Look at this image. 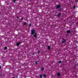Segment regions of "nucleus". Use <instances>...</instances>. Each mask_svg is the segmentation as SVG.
<instances>
[{"instance_id": "nucleus-8", "label": "nucleus", "mask_w": 78, "mask_h": 78, "mask_svg": "<svg viewBox=\"0 0 78 78\" xmlns=\"http://www.w3.org/2000/svg\"><path fill=\"white\" fill-rule=\"evenodd\" d=\"M67 33L68 34H69V33H70V30H67Z\"/></svg>"}, {"instance_id": "nucleus-21", "label": "nucleus", "mask_w": 78, "mask_h": 78, "mask_svg": "<svg viewBox=\"0 0 78 78\" xmlns=\"http://www.w3.org/2000/svg\"><path fill=\"white\" fill-rule=\"evenodd\" d=\"M13 2L14 3H16V0H13Z\"/></svg>"}, {"instance_id": "nucleus-22", "label": "nucleus", "mask_w": 78, "mask_h": 78, "mask_svg": "<svg viewBox=\"0 0 78 78\" xmlns=\"http://www.w3.org/2000/svg\"><path fill=\"white\" fill-rule=\"evenodd\" d=\"M23 18H21V20H22H22H23Z\"/></svg>"}, {"instance_id": "nucleus-25", "label": "nucleus", "mask_w": 78, "mask_h": 78, "mask_svg": "<svg viewBox=\"0 0 78 78\" xmlns=\"http://www.w3.org/2000/svg\"><path fill=\"white\" fill-rule=\"evenodd\" d=\"M16 78H18V77H17V76H16Z\"/></svg>"}, {"instance_id": "nucleus-20", "label": "nucleus", "mask_w": 78, "mask_h": 78, "mask_svg": "<svg viewBox=\"0 0 78 78\" xmlns=\"http://www.w3.org/2000/svg\"><path fill=\"white\" fill-rule=\"evenodd\" d=\"M38 53H40V51H39V50H38Z\"/></svg>"}, {"instance_id": "nucleus-13", "label": "nucleus", "mask_w": 78, "mask_h": 78, "mask_svg": "<svg viewBox=\"0 0 78 78\" xmlns=\"http://www.w3.org/2000/svg\"><path fill=\"white\" fill-rule=\"evenodd\" d=\"M27 23L25 22L24 23V25H27Z\"/></svg>"}, {"instance_id": "nucleus-24", "label": "nucleus", "mask_w": 78, "mask_h": 78, "mask_svg": "<svg viewBox=\"0 0 78 78\" xmlns=\"http://www.w3.org/2000/svg\"><path fill=\"white\" fill-rule=\"evenodd\" d=\"M2 68V66H0V69Z\"/></svg>"}, {"instance_id": "nucleus-12", "label": "nucleus", "mask_w": 78, "mask_h": 78, "mask_svg": "<svg viewBox=\"0 0 78 78\" xmlns=\"http://www.w3.org/2000/svg\"><path fill=\"white\" fill-rule=\"evenodd\" d=\"M44 70V68H42L41 69V71H43V70Z\"/></svg>"}, {"instance_id": "nucleus-19", "label": "nucleus", "mask_w": 78, "mask_h": 78, "mask_svg": "<svg viewBox=\"0 0 78 78\" xmlns=\"http://www.w3.org/2000/svg\"><path fill=\"white\" fill-rule=\"evenodd\" d=\"M38 64V63L37 62H35V64Z\"/></svg>"}, {"instance_id": "nucleus-3", "label": "nucleus", "mask_w": 78, "mask_h": 78, "mask_svg": "<svg viewBox=\"0 0 78 78\" xmlns=\"http://www.w3.org/2000/svg\"><path fill=\"white\" fill-rule=\"evenodd\" d=\"M66 42V39H63L62 40V43L63 44V43H64L65 42Z\"/></svg>"}, {"instance_id": "nucleus-4", "label": "nucleus", "mask_w": 78, "mask_h": 78, "mask_svg": "<svg viewBox=\"0 0 78 78\" xmlns=\"http://www.w3.org/2000/svg\"><path fill=\"white\" fill-rule=\"evenodd\" d=\"M20 42L17 43L16 45V46H17L18 47V46H19V45H20Z\"/></svg>"}, {"instance_id": "nucleus-6", "label": "nucleus", "mask_w": 78, "mask_h": 78, "mask_svg": "<svg viewBox=\"0 0 78 78\" xmlns=\"http://www.w3.org/2000/svg\"><path fill=\"white\" fill-rule=\"evenodd\" d=\"M57 75L58 76H59L61 75V74L60 73H57Z\"/></svg>"}, {"instance_id": "nucleus-5", "label": "nucleus", "mask_w": 78, "mask_h": 78, "mask_svg": "<svg viewBox=\"0 0 78 78\" xmlns=\"http://www.w3.org/2000/svg\"><path fill=\"white\" fill-rule=\"evenodd\" d=\"M34 37H35V38H37V33H35L34 35Z\"/></svg>"}, {"instance_id": "nucleus-23", "label": "nucleus", "mask_w": 78, "mask_h": 78, "mask_svg": "<svg viewBox=\"0 0 78 78\" xmlns=\"http://www.w3.org/2000/svg\"><path fill=\"white\" fill-rule=\"evenodd\" d=\"M78 0H76V2H78Z\"/></svg>"}, {"instance_id": "nucleus-7", "label": "nucleus", "mask_w": 78, "mask_h": 78, "mask_svg": "<svg viewBox=\"0 0 78 78\" xmlns=\"http://www.w3.org/2000/svg\"><path fill=\"white\" fill-rule=\"evenodd\" d=\"M61 15V14L59 13L57 15V16L58 17H60Z\"/></svg>"}, {"instance_id": "nucleus-11", "label": "nucleus", "mask_w": 78, "mask_h": 78, "mask_svg": "<svg viewBox=\"0 0 78 78\" xmlns=\"http://www.w3.org/2000/svg\"><path fill=\"white\" fill-rule=\"evenodd\" d=\"M43 76L44 77V78H45L46 77V75L44 74L43 75Z\"/></svg>"}, {"instance_id": "nucleus-14", "label": "nucleus", "mask_w": 78, "mask_h": 78, "mask_svg": "<svg viewBox=\"0 0 78 78\" xmlns=\"http://www.w3.org/2000/svg\"><path fill=\"white\" fill-rule=\"evenodd\" d=\"M40 78H42V75H40Z\"/></svg>"}, {"instance_id": "nucleus-15", "label": "nucleus", "mask_w": 78, "mask_h": 78, "mask_svg": "<svg viewBox=\"0 0 78 78\" xmlns=\"http://www.w3.org/2000/svg\"><path fill=\"white\" fill-rule=\"evenodd\" d=\"M62 9H61L60 8L59 9H58V11H61Z\"/></svg>"}, {"instance_id": "nucleus-28", "label": "nucleus", "mask_w": 78, "mask_h": 78, "mask_svg": "<svg viewBox=\"0 0 78 78\" xmlns=\"http://www.w3.org/2000/svg\"><path fill=\"white\" fill-rule=\"evenodd\" d=\"M77 24L78 25V23H77Z\"/></svg>"}, {"instance_id": "nucleus-9", "label": "nucleus", "mask_w": 78, "mask_h": 78, "mask_svg": "<svg viewBox=\"0 0 78 78\" xmlns=\"http://www.w3.org/2000/svg\"><path fill=\"white\" fill-rule=\"evenodd\" d=\"M48 48L49 50H50V47L49 46H48Z\"/></svg>"}, {"instance_id": "nucleus-16", "label": "nucleus", "mask_w": 78, "mask_h": 78, "mask_svg": "<svg viewBox=\"0 0 78 78\" xmlns=\"http://www.w3.org/2000/svg\"><path fill=\"white\" fill-rule=\"evenodd\" d=\"M75 8H76V6L74 5L73 7V9H75Z\"/></svg>"}, {"instance_id": "nucleus-17", "label": "nucleus", "mask_w": 78, "mask_h": 78, "mask_svg": "<svg viewBox=\"0 0 78 78\" xmlns=\"http://www.w3.org/2000/svg\"><path fill=\"white\" fill-rule=\"evenodd\" d=\"M4 49H5V50H7V47H5V48H4Z\"/></svg>"}, {"instance_id": "nucleus-26", "label": "nucleus", "mask_w": 78, "mask_h": 78, "mask_svg": "<svg viewBox=\"0 0 78 78\" xmlns=\"http://www.w3.org/2000/svg\"><path fill=\"white\" fill-rule=\"evenodd\" d=\"M17 19H19V17L18 16H17Z\"/></svg>"}, {"instance_id": "nucleus-27", "label": "nucleus", "mask_w": 78, "mask_h": 78, "mask_svg": "<svg viewBox=\"0 0 78 78\" xmlns=\"http://www.w3.org/2000/svg\"><path fill=\"white\" fill-rule=\"evenodd\" d=\"M30 0V1H31L32 0Z\"/></svg>"}, {"instance_id": "nucleus-1", "label": "nucleus", "mask_w": 78, "mask_h": 78, "mask_svg": "<svg viewBox=\"0 0 78 78\" xmlns=\"http://www.w3.org/2000/svg\"><path fill=\"white\" fill-rule=\"evenodd\" d=\"M34 33H35V30H32L31 31V35H33Z\"/></svg>"}, {"instance_id": "nucleus-18", "label": "nucleus", "mask_w": 78, "mask_h": 78, "mask_svg": "<svg viewBox=\"0 0 78 78\" xmlns=\"http://www.w3.org/2000/svg\"><path fill=\"white\" fill-rule=\"evenodd\" d=\"M31 26V24L30 23L29 24V27H30Z\"/></svg>"}, {"instance_id": "nucleus-2", "label": "nucleus", "mask_w": 78, "mask_h": 78, "mask_svg": "<svg viewBox=\"0 0 78 78\" xmlns=\"http://www.w3.org/2000/svg\"><path fill=\"white\" fill-rule=\"evenodd\" d=\"M61 5H58L56 6V8H57V9H59V8H60V7H61Z\"/></svg>"}, {"instance_id": "nucleus-10", "label": "nucleus", "mask_w": 78, "mask_h": 78, "mask_svg": "<svg viewBox=\"0 0 78 78\" xmlns=\"http://www.w3.org/2000/svg\"><path fill=\"white\" fill-rule=\"evenodd\" d=\"M62 62L61 61H58V64H61V62Z\"/></svg>"}]
</instances>
